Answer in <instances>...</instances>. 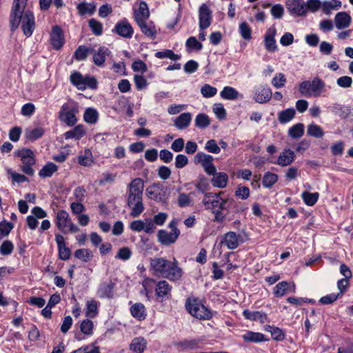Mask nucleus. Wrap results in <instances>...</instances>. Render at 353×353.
Wrapping results in <instances>:
<instances>
[{"instance_id": "473e14b6", "label": "nucleus", "mask_w": 353, "mask_h": 353, "mask_svg": "<svg viewBox=\"0 0 353 353\" xmlns=\"http://www.w3.org/2000/svg\"><path fill=\"white\" fill-rule=\"evenodd\" d=\"M199 339L184 340L176 343L177 347L181 351H190L199 348Z\"/></svg>"}, {"instance_id": "864d4df0", "label": "nucleus", "mask_w": 353, "mask_h": 353, "mask_svg": "<svg viewBox=\"0 0 353 353\" xmlns=\"http://www.w3.org/2000/svg\"><path fill=\"white\" fill-rule=\"evenodd\" d=\"M74 256L83 262H88L92 257V253L88 249H79L74 252Z\"/></svg>"}, {"instance_id": "f257e3e1", "label": "nucleus", "mask_w": 353, "mask_h": 353, "mask_svg": "<svg viewBox=\"0 0 353 353\" xmlns=\"http://www.w3.org/2000/svg\"><path fill=\"white\" fill-rule=\"evenodd\" d=\"M27 0H14L10 12V27L14 31L21 23L23 34L30 37L35 28L34 17L30 10H25Z\"/></svg>"}, {"instance_id": "412c9836", "label": "nucleus", "mask_w": 353, "mask_h": 353, "mask_svg": "<svg viewBox=\"0 0 353 353\" xmlns=\"http://www.w3.org/2000/svg\"><path fill=\"white\" fill-rule=\"evenodd\" d=\"M295 159V154L291 149H285L281 152L277 159L276 164L281 167L290 165Z\"/></svg>"}, {"instance_id": "3c124183", "label": "nucleus", "mask_w": 353, "mask_h": 353, "mask_svg": "<svg viewBox=\"0 0 353 353\" xmlns=\"http://www.w3.org/2000/svg\"><path fill=\"white\" fill-rule=\"evenodd\" d=\"M210 124V119L205 114L200 113L195 119V125L199 128H205Z\"/></svg>"}, {"instance_id": "37998d69", "label": "nucleus", "mask_w": 353, "mask_h": 353, "mask_svg": "<svg viewBox=\"0 0 353 353\" xmlns=\"http://www.w3.org/2000/svg\"><path fill=\"white\" fill-rule=\"evenodd\" d=\"M44 134V130L38 127L35 128H28L26 130V137L30 141H35L41 138Z\"/></svg>"}, {"instance_id": "c756f323", "label": "nucleus", "mask_w": 353, "mask_h": 353, "mask_svg": "<svg viewBox=\"0 0 353 353\" xmlns=\"http://www.w3.org/2000/svg\"><path fill=\"white\" fill-rule=\"evenodd\" d=\"M192 121V114L190 112H185L181 114L174 121V126L179 129L183 130L188 128Z\"/></svg>"}, {"instance_id": "79ce46f5", "label": "nucleus", "mask_w": 353, "mask_h": 353, "mask_svg": "<svg viewBox=\"0 0 353 353\" xmlns=\"http://www.w3.org/2000/svg\"><path fill=\"white\" fill-rule=\"evenodd\" d=\"M99 118V114L97 110L88 108L85 110L83 114V119L87 123H96Z\"/></svg>"}, {"instance_id": "e433bc0d", "label": "nucleus", "mask_w": 353, "mask_h": 353, "mask_svg": "<svg viewBox=\"0 0 353 353\" xmlns=\"http://www.w3.org/2000/svg\"><path fill=\"white\" fill-rule=\"evenodd\" d=\"M113 283L112 282H104L101 283L98 290L97 294L100 298L111 297L112 296Z\"/></svg>"}, {"instance_id": "7c9ffc66", "label": "nucleus", "mask_w": 353, "mask_h": 353, "mask_svg": "<svg viewBox=\"0 0 353 353\" xmlns=\"http://www.w3.org/2000/svg\"><path fill=\"white\" fill-rule=\"evenodd\" d=\"M77 9L81 16L92 15L96 11V4L94 2H81L77 6Z\"/></svg>"}, {"instance_id": "c85d7f7f", "label": "nucleus", "mask_w": 353, "mask_h": 353, "mask_svg": "<svg viewBox=\"0 0 353 353\" xmlns=\"http://www.w3.org/2000/svg\"><path fill=\"white\" fill-rule=\"evenodd\" d=\"M91 53H93V48L81 45L74 51L73 58L77 61H85Z\"/></svg>"}, {"instance_id": "680f3d73", "label": "nucleus", "mask_w": 353, "mask_h": 353, "mask_svg": "<svg viewBox=\"0 0 353 353\" xmlns=\"http://www.w3.org/2000/svg\"><path fill=\"white\" fill-rule=\"evenodd\" d=\"M205 150L213 154H218L221 151L219 146L217 145L216 141L214 139H210L206 142L205 145Z\"/></svg>"}, {"instance_id": "4c0bfd02", "label": "nucleus", "mask_w": 353, "mask_h": 353, "mask_svg": "<svg viewBox=\"0 0 353 353\" xmlns=\"http://www.w3.org/2000/svg\"><path fill=\"white\" fill-rule=\"evenodd\" d=\"M243 314L246 319L250 321H260L261 322H264L267 319V315L265 313L259 311L252 312L248 310H245L243 312Z\"/></svg>"}, {"instance_id": "423d86ee", "label": "nucleus", "mask_w": 353, "mask_h": 353, "mask_svg": "<svg viewBox=\"0 0 353 353\" xmlns=\"http://www.w3.org/2000/svg\"><path fill=\"white\" fill-rule=\"evenodd\" d=\"M185 307L192 316L199 320H209L212 316L211 311L197 299H188Z\"/></svg>"}, {"instance_id": "8fccbe9b", "label": "nucleus", "mask_w": 353, "mask_h": 353, "mask_svg": "<svg viewBox=\"0 0 353 353\" xmlns=\"http://www.w3.org/2000/svg\"><path fill=\"white\" fill-rule=\"evenodd\" d=\"M97 314V303L94 299L86 301L85 315L88 317L93 318Z\"/></svg>"}, {"instance_id": "4be33fe9", "label": "nucleus", "mask_w": 353, "mask_h": 353, "mask_svg": "<svg viewBox=\"0 0 353 353\" xmlns=\"http://www.w3.org/2000/svg\"><path fill=\"white\" fill-rule=\"evenodd\" d=\"M109 53V50L105 46H101L97 51L93 49V62L97 66H103Z\"/></svg>"}, {"instance_id": "603ef678", "label": "nucleus", "mask_w": 353, "mask_h": 353, "mask_svg": "<svg viewBox=\"0 0 353 353\" xmlns=\"http://www.w3.org/2000/svg\"><path fill=\"white\" fill-rule=\"evenodd\" d=\"M155 57L158 59L168 58L173 61L179 60L181 57L180 55L174 54L171 50L157 52L155 53Z\"/></svg>"}, {"instance_id": "6ab92c4d", "label": "nucleus", "mask_w": 353, "mask_h": 353, "mask_svg": "<svg viewBox=\"0 0 353 353\" xmlns=\"http://www.w3.org/2000/svg\"><path fill=\"white\" fill-rule=\"evenodd\" d=\"M141 32L148 38L154 39L157 37V30L152 21H142L137 23Z\"/></svg>"}, {"instance_id": "338daca9", "label": "nucleus", "mask_w": 353, "mask_h": 353, "mask_svg": "<svg viewBox=\"0 0 353 353\" xmlns=\"http://www.w3.org/2000/svg\"><path fill=\"white\" fill-rule=\"evenodd\" d=\"M134 81L137 90H141L145 88L148 85L146 79L141 75H134Z\"/></svg>"}, {"instance_id": "ea45409f", "label": "nucleus", "mask_w": 353, "mask_h": 353, "mask_svg": "<svg viewBox=\"0 0 353 353\" xmlns=\"http://www.w3.org/2000/svg\"><path fill=\"white\" fill-rule=\"evenodd\" d=\"M278 179L276 174L266 172L263 175L262 184L265 188H270L277 182Z\"/></svg>"}, {"instance_id": "0e129e2a", "label": "nucleus", "mask_w": 353, "mask_h": 353, "mask_svg": "<svg viewBox=\"0 0 353 353\" xmlns=\"http://www.w3.org/2000/svg\"><path fill=\"white\" fill-rule=\"evenodd\" d=\"M239 30L241 37L245 40H250L251 39V29L247 23H241L239 26Z\"/></svg>"}, {"instance_id": "393cba45", "label": "nucleus", "mask_w": 353, "mask_h": 353, "mask_svg": "<svg viewBox=\"0 0 353 353\" xmlns=\"http://www.w3.org/2000/svg\"><path fill=\"white\" fill-rule=\"evenodd\" d=\"M172 286L165 280H161L157 283L155 292L158 297L163 298L170 294Z\"/></svg>"}, {"instance_id": "4d7b16f0", "label": "nucleus", "mask_w": 353, "mask_h": 353, "mask_svg": "<svg viewBox=\"0 0 353 353\" xmlns=\"http://www.w3.org/2000/svg\"><path fill=\"white\" fill-rule=\"evenodd\" d=\"M286 78L283 73L276 74L272 80V85L276 88H281L285 85Z\"/></svg>"}, {"instance_id": "dca6fc26", "label": "nucleus", "mask_w": 353, "mask_h": 353, "mask_svg": "<svg viewBox=\"0 0 353 353\" xmlns=\"http://www.w3.org/2000/svg\"><path fill=\"white\" fill-rule=\"evenodd\" d=\"M180 234V231H175V232H169L165 230H160L157 234L158 241L163 245H170L174 243L178 239Z\"/></svg>"}, {"instance_id": "f03ea898", "label": "nucleus", "mask_w": 353, "mask_h": 353, "mask_svg": "<svg viewBox=\"0 0 353 353\" xmlns=\"http://www.w3.org/2000/svg\"><path fill=\"white\" fill-rule=\"evenodd\" d=\"M223 192H205L202 199L204 208L214 215V222L222 223L225 219L226 214L231 210L235 201L232 199L223 198Z\"/></svg>"}, {"instance_id": "09e8293b", "label": "nucleus", "mask_w": 353, "mask_h": 353, "mask_svg": "<svg viewBox=\"0 0 353 353\" xmlns=\"http://www.w3.org/2000/svg\"><path fill=\"white\" fill-rule=\"evenodd\" d=\"M265 330L271 333V336L274 340L281 341L285 338V335L282 330L277 327L268 325Z\"/></svg>"}, {"instance_id": "a19ab883", "label": "nucleus", "mask_w": 353, "mask_h": 353, "mask_svg": "<svg viewBox=\"0 0 353 353\" xmlns=\"http://www.w3.org/2000/svg\"><path fill=\"white\" fill-rule=\"evenodd\" d=\"M221 97L227 100L236 99L239 95L238 91L232 87L225 86L220 93Z\"/></svg>"}, {"instance_id": "9d476101", "label": "nucleus", "mask_w": 353, "mask_h": 353, "mask_svg": "<svg viewBox=\"0 0 353 353\" xmlns=\"http://www.w3.org/2000/svg\"><path fill=\"white\" fill-rule=\"evenodd\" d=\"M78 113L77 104L64 103L60 110L59 118L68 126H73L77 122L76 114Z\"/></svg>"}, {"instance_id": "a18cd8bd", "label": "nucleus", "mask_w": 353, "mask_h": 353, "mask_svg": "<svg viewBox=\"0 0 353 353\" xmlns=\"http://www.w3.org/2000/svg\"><path fill=\"white\" fill-rule=\"evenodd\" d=\"M307 133L309 136L315 138H321L324 135V132L321 127L314 123L308 125Z\"/></svg>"}, {"instance_id": "bb28decb", "label": "nucleus", "mask_w": 353, "mask_h": 353, "mask_svg": "<svg viewBox=\"0 0 353 353\" xmlns=\"http://www.w3.org/2000/svg\"><path fill=\"white\" fill-rule=\"evenodd\" d=\"M342 3L339 0H325L322 2V11L325 14H330L332 11L339 10Z\"/></svg>"}, {"instance_id": "b1692460", "label": "nucleus", "mask_w": 353, "mask_h": 353, "mask_svg": "<svg viewBox=\"0 0 353 353\" xmlns=\"http://www.w3.org/2000/svg\"><path fill=\"white\" fill-rule=\"evenodd\" d=\"M272 96V92L270 88L262 87L256 92L254 99L259 103H264L269 101Z\"/></svg>"}, {"instance_id": "20e7f679", "label": "nucleus", "mask_w": 353, "mask_h": 353, "mask_svg": "<svg viewBox=\"0 0 353 353\" xmlns=\"http://www.w3.org/2000/svg\"><path fill=\"white\" fill-rule=\"evenodd\" d=\"M143 181L140 178L133 179L127 189V205L130 208L132 217H138L144 211L143 203Z\"/></svg>"}, {"instance_id": "a211bd4d", "label": "nucleus", "mask_w": 353, "mask_h": 353, "mask_svg": "<svg viewBox=\"0 0 353 353\" xmlns=\"http://www.w3.org/2000/svg\"><path fill=\"white\" fill-rule=\"evenodd\" d=\"M276 30L274 27L269 28L264 36L265 48L270 52H274L277 50V45L274 39Z\"/></svg>"}, {"instance_id": "7ed1b4c3", "label": "nucleus", "mask_w": 353, "mask_h": 353, "mask_svg": "<svg viewBox=\"0 0 353 353\" xmlns=\"http://www.w3.org/2000/svg\"><path fill=\"white\" fill-rule=\"evenodd\" d=\"M150 271L153 275L170 281H179L183 276V270L175 259L173 261L163 257L150 259Z\"/></svg>"}, {"instance_id": "1a4fd4ad", "label": "nucleus", "mask_w": 353, "mask_h": 353, "mask_svg": "<svg viewBox=\"0 0 353 353\" xmlns=\"http://www.w3.org/2000/svg\"><path fill=\"white\" fill-rule=\"evenodd\" d=\"M56 225L58 229L63 233H76L79 231V228L72 221L69 214L63 210L57 212Z\"/></svg>"}, {"instance_id": "6e6d98bb", "label": "nucleus", "mask_w": 353, "mask_h": 353, "mask_svg": "<svg viewBox=\"0 0 353 353\" xmlns=\"http://www.w3.org/2000/svg\"><path fill=\"white\" fill-rule=\"evenodd\" d=\"M250 189L248 187L239 185L235 190V196L242 200L250 196Z\"/></svg>"}, {"instance_id": "aec40b11", "label": "nucleus", "mask_w": 353, "mask_h": 353, "mask_svg": "<svg viewBox=\"0 0 353 353\" xmlns=\"http://www.w3.org/2000/svg\"><path fill=\"white\" fill-rule=\"evenodd\" d=\"M334 21L336 28L338 30H342L350 26L352 17L346 12H340L335 15Z\"/></svg>"}, {"instance_id": "9b49d317", "label": "nucleus", "mask_w": 353, "mask_h": 353, "mask_svg": "<svg viewBox=\"0 0 353 353\" xmlns=\"http://www.w3.org/2000/svg\"><path fill=\"white\" fill-rule=\"evenodd\" d=\"M196 161L201 164L204 171L208 175H214L216 173V169L213 164V157L204 152H198L195 156Z\"/></svg>"}, {"instance_id": "052dcab7", "label": "nucleus", "mask_w": 353, "mask_h": 353, "mask_svg": "<svg viewBox=\"0 0 353 353\" xmlns=\"http://www.w3.org/2000/svg\"><path fill=\"white\" fill-rule=\"evenodd\" d=\"M13 249V243L10 241L6 240L4 241L0 246V253L2 255H9L12 252Z\"/></svg>"}, {"instance_id": "5fc2aeb1", "label": "nucleus", "mask_w": 353, "mask_h": 353, "mask_svg": "<svg viewBox=\"0 0 353 353\" xmlns=\"http://www.w3.org/2000/svg\"><path fill=\"white\" fill-rule=\"evenodd\" d=\"M289 287V283L287 281H281L276 284V285L274 288V294L277 297L283 296L288 288Z\"/></svg>"}, {"instance_id": "5701e85b", "label": "nucleus", "mask_w": 353, "mask_h": 353, "mask_svg": "<svg viewBox=\"0 0 353 353\" xmlns=\"http://www.w3.org/2000/svg\"><path fill=\"white\" fill-rule=\"evenodd\" d=\"M228 176L225 172H216L211 179V184L214 188H224L227 186Z\"/></svg>"}, {"instance_id": "39448f33", "label": "nucleus", "mask_w": 353, "mask_h": 353, "mask_svg": "<svg viewBox=\"0 0 353 353\" xmlns=\"http://www.w3.org/2000/svg\"><path fill=\"white\" fill-rule=\"evenodd\" d=\"M325 89V83L319 77L312 81H303L299 84V91L305 97H319Z\"/></svg>"}, {"instance_id": "774afa93", "label": "nucleus", "mask_w": 353, "mask_h": 353, "mask_svg": "<svg viewBox=\"0 0 353 353\" xmlns=\"http://www.w3.org/2000/svg\"><path fill=\"white\" fill-rule=\"evenodd\" d=\"M270 12L274 19H281L283 16L284 9L281 4H276L271 8Z\"/></svg>"}, {"instance_id": "72a5a7b5", "label": "nucleus", "mask_w": 353, "mask_h": 353, "mask_svg": "<svg viewBox=\"0 0 353 353\" xmlns=\"http://www.w3.org/2000/svg\"><path fill=\"white\" fill-rule=\"evenodd\" d=\"M146 345V341L143 337H137L132 341L130 349L135 353H143Z\"/></svg>"}, {"instance_id": "f3484780", "label": "nucleus", "mask_w": 353, "mask_h": 353, "mask_svg": "<svg viewBox=\"0 0 353 353\" xmlns=\"http://www.w3.org/2000/svg\"><path fill=\"white\" fill-rule=\"evenodd\" d=\"M240 235H237L234 232H228L225 233L220 243L224 245L229 250H234L239 245Z\"/></svg>"}, {"instance_id": "49530a36", "label": "nucleus", "mask_w": 353, "mask_h": 353, "mask_svg": "<svg viewBox=\"0 0 353 353\" xmlns=\"http://www.w3.org/2000/svg\"><path fill=\"white\" fill-rule=\"evenodd\" d=\"M319 194L318 192L310 193L304 192L301 194V197L305 203L308 206L314 205L318 201Z\"/></svg>"}, {"instance_id": "de8ad7c7", "label": "nucleus", "mask_w": 353, "mask_h": 353, "mask_svg": "<svg viewBox=\"0 0 353 353\" xmlns=\"http://www.w3.org/2000/svg\"><path fill=\"white\" fill-rule=\"evenodd\" d=\"M89 27L92 32L96 36H100L103 34L102 23L95 19H91L88 21Z\"/></svg>"}, {"instance_id": "2eb2a0df", "label": "nucleus", "mask_w": 353, "mask_h": 353, "mask_svg": "<svg viewBox=\"0 0 353 353\" xmlns=\"http://www.w3.org/2000/svg\"><path fill=\"white\" fill-rule=\"evenodd\" d=\"M286 7L290 14L297 16L304 15L307 12L306 6L301 0H288Z\"/></svg>"}, {"instance_id": "2f4dec72", "label": "nucleus", "mask_w": 353, "mask_h": 353, "mask_svg": "<svg viewBox=\"0 0 353 353\" xmlns=\"http://www.w3.org/2000/svg\"><path fill=\"white\" fill-rule=\"evenodd\" d=\"M147 193L148 197L151 199H153L157 202H161L163 203H167L166 198L161 194V190H159L156 186H150L147 189Z\"/></svg>"}, {"instance_id": "4468645a", "label": "nucleus", "mask_w": 353, "mask_h": 353, "mask_svg": "<svg viewBox=\"0 0 353 353\" xmlns=\"http://www.w3.org/2000/svg\"><path fill=\"white\" fill-rule=\"evenodd\" d=\"M212 12L210 8L205 3L199 8V28L203 30L211 24Z\"/></svg>"}, {"instance_id": "cd10ccee", "label": "nucleus", "mask_w": 353, "mask_h": 353, "mask_svg": "<svg viewBox=\"0 0 353 353\" xmlns=\"http://www.w3.org/2000/svg\"><path fill=\"white\" fill-rule=\"evenodd\" d=\"M130 313L133 317L139 321L145 319L147 313L145 307L143 303H137L130 307Z\"/></svg>"}, {"instance_id": "c9c22d12", "label": "nucleus", "mask_w": 353, "mask_h": 353, "mask_svg": "<svg viewBox=\"0 0 353 353\" xmlns=\"http://www.w3.org/2000/svg\"><path fill=\"white\" fill-rule=\"evenodd\" d=\"M58 170V166L51 162L46 163L39 172L41 178L51 177Z\"/></svg>"}, {"instance_id": "a878e982", "label": "nucleus", "mask_w": 353, "mask_h": 353, "mask_svg": "<svg viewBox=\"0 0 353 353\" xmlns=\"http://www.w3.org/2000/svg\"><path fill=\"white\" fill-rule=\"evenodd\" d=\"M150 17V12L146 3L142 1L140 3L139 8L134 12V19L137 23L139 21H147Z\"/></svg>"}, {"instance_id": "c03bdc74", "label": "nucleus", "mask_w": 353, "mask_h": 353, "mask_svg": "<svg viewBox=\"0 0 353 353\" xmlns=\"http://www.w3.org/2000/svg\"><path fill=\"white\" fill-rule=\"evenodd\" d=\"M244 341L248 342L259 343L264 341V335L261 333L247 332L242 336Z\"/></svg>"}, {"instance_id": "6e6552de", "label": "nucleus", "mask_w": 353, "mask_h": 353, "mask_svg": "<svg viewBox=\"0 0 353 353\" xmlns=\"http://www.w3.org/2000/svg\"><path fill=\"white\" fill-rule=\"evenodd\" d=\"M70 82L78 90H85L87 88L95 89L97 87V79L94 77H83L79 72L74 71L70 77Z\"/></svg>"}, {"instance_id": "f704fd0d", "label": "nucleus", "mask_w": 353, "mask_h": 353, "mask_svg": "<svg viewBox=\"0 0 353 353\" xmlns=\"http://www.w3.org/2000/svg\"><path fill=\"white\" fill-rule=\"evenodd\" d=\"M296 114V111L294 108H287L282 110L278 114V120L280 123L285 124L292 121Z\"/></svg>"}, {"instance_id": "e2e57ef3", "label": "nucleus", "mask_w": 353, "mask_h": 353, "mask_svg": "<svg viewBox=\"0 0 353 353\" xmlns=\"http://www.w3.org/2000/svg\"><path fill=\"white\" fill-rule=\"evenodd\" d=\"M13 228L14 225L12 223L1 221L0 223V237L8 236Z\"/></svg>"}, {"instance_id": "69168bd1", "label": "nucleus", "mask_w": 353, "mask_h": 353, "mask_svg": "<svg viewBox=\"0 0 353 353\" xmlns=\"http://www.w3.org/2000/svg\"><path fill=\"white\" fill-rule=\"evenodd\" d=\"M186 47L188 48L201 50L203 48L201 43L199 42L194 37H189L185 43Z\"/></svg>"}, {"instance_id": "0eeeda50", "label": "nucleus", "mask_w": 353, "mask_h": 353, "mask_svg": "<svg viewBox=\"0 0 353 353\" xmlns=\"http://www.w3.org/2000/svg\"><path fill=\"white\" fill-rule=\"evenodd\" d=\"M14 154L15 157H19L22 161V172L27 175L32 176L34 173L32 166L36 163L33 152L28 148H22L14 151Z\"/></svg>"}, {"instance_id": "bf43d9fd", "label": "nucleus", "mask_w": 353, "mask_h": 353, "mask_svg": "<svg viewBox=\"0 0 353 353\" xmlns=\"http://www.w3.org/2000/svg\"><path fill=\"white\" fill-rule=\"evenodd\" d=\"M217 92V89L209 84H205L201 89V93L204 97L209 98L214 96Z\"/></svg>"}, {"instance_id": "ddd939ff", "label": "nucleus", "mask_w": 353, "mask_h": 353, "mask_svg": "<svg viewBox=\"0 0 353 353\" xmlns=\"http://www.w3.org/2000/svg\"><path fill=\"white\" fill-rule=\"evenodd\" d=\"M50 43L55 50H59L63 46V33L61 28L58 26H54L52 28L50 32Z\"/></svg>"}, {"instance_id": "13d9d810", "label": "nucleus", "mask_w": 353, "mask_h": 353, "mask_svg": "<svg viewBox=\"0 0 353 353\" xmlns=\"http://www.w3.org/2000/svg\"><path fill=\"white\" fill-rule=\"evenodd\" d=\"M131 256L132 252L130 248L128 247H123L118 250L115 258L120 260L126 261L130 259Z\"/></svg>"}, {"instance_id": "58836bf2", "label": "nucleus", "mask_w": 353, "mask_h": 353, "mask_svg": "<svg viewBox=\"0 0 353 353\" xmlns=\"http://www.w3.org/2000/svg\"><path fill=\"white\" fill-rule=\"evenodd\" d=\"M304 134V125L301 123H296L292 125L288 130V135L294 139H297L301 138Z\"/></svg>"}, {"instance_id": "f8f14e48", "label": "nucleus", "mask_w": 353, "mask_h": 353, "mask_svg": "<svg viewBox=\"0 0 353 353\" xmlns=\"http://www.w3.org/2000/svg\"><path fill=\"white\" fill-rule=\"evenodd\" d=\"M112 32L127 39L132 38L134 30L131 24L126 19L121 20L116 23Z\"/></svg>"}]
</instances>
